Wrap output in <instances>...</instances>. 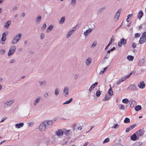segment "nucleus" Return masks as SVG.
Segmentation results:
<instances>
[{
	"label": "nucleus",
	"instance_id": "obj_47",
	"mask_svg": "<svg viewBox=\"0 0 146 146\" xmlns=\"http://www.w3.org/2000/svg\"><path fill=\"white\" fill-rule=\"evenodd\" d=\"M112 38H111V40L109 41V43L108 44V45L106 47V48H105V50H106L107 49V48H108V47L111 44V42H112Z\"/></svg>",
	"mask_w": 146,
	"mask_h": 146
},
{
	"label": "nucleus",
	"instance_id": "obj_30",
	"mask_svg": "<svg viewBox=\"0 0 146 146\" xmlns=\"http://www.w3.org/2000/svg\"><path fill=\"white\" fill-rule=\"evenodd\" d=\"M65 20V17H62L60 20L59 21V23L60 24H62L64 23Z\"/></svg>",
	"mask_w": 146,
	"mask_h": 146
},
{
	"label": "nucleus",
	"instance_id": "obj_3",
	"mask_svg": "<svg viewBox=\"0 0 146 146\" xmlns=\"http://www.w3.org/2000/svg\"><path fill=\"white\" fill-rule=\"evenodd\" d=\"M15 101L14 99H12L6 101L4 104V106L5 108L9 107Z\"/></svg>",
	"mask_w": 146,
	"mask_h": 146
},
{
	"label": "nucleus",
	"instance_id": "obj_12",
	"mask_svg": "<svg viewBox=\"0 0 146 146\" xmlns=\"http://www.w3.org/2000/svg\"><path fill=\"white\" fill-rule=\"evenodd\" d=\"M137 87L135 85H131L128 87V89L131 90H137Z\"/></svg>",
	"mask_w": 146,
	"mask_h": 146
},
{
	"label": "nucleus",
	"instance_id": "obj_44",
	"mask_svg": "<svg viewBox=\"0 0 146 146\" xmlns=\"http://www.w3.org/2000/svg\"><path fill=\"white\" fill-rule=\"evenodd\" d=\"M108 94H109L110 95H112L113 94L112 89L111 88H110L109 90Z\"/></svg>",
	"mask_w": 146,
	"mask_h": 146
},
{
	"label": "nucleus",
	"instance_id": "obj_15",
	"mask_svg": "<svg viewBox=\"0 0 146 146\" xmlns=\"http://www.w3.org/2000/svg\"><path fill=\"white\" fill-rule=\"evenodd\" d=\"M92 31V28H89L88 30L84 32V35L85 36L88 35Z\"/></svg>",
	"mask_w": 146,
	"mask_h": 146
},
{
	"label": "nucleus",
	"instance_id": "obj_19",
	"mask_svg": "<svg viewBox=\"0 0 146 146\" xmlns=\"http://www.w3.org/2000/svg\"><path fill=\"white\" fill-rule=\"evenodd\" d=\"M110 95L108 94H106L104 99L103 100V101H106L109 100L111 98V96Z\"/></svg>",
	"mask_w": 146,
	"mask_h": 146
},
{
	"label": "nucleus",
	"instance_id": "obj_27",
	"mask_svg": "<svg viewBox=\"0 0 146 146\" xmlns=\"http://www.w3.org/2000/svg\"><path fill=\"white\" fill-rule=\"evenodd\" d=\"M11 22V21H7L4 24V27H8L10 25Z\"/></svg>",
	"mask_w": 146,
	"mask_h": 146
},
{
	"label": "nucleus",
	"instance_id": "obj_52",
	"mask_svg": "<svg viewBox=\"0 0 146 146\" xmlns=\"http://www.w3.org/2000/svg\"><path fill=\"white\" fill-rule=\"evenodd\" d=\"M141 36L145 38L146 39V32H145L142 33Z\"/></svg>",
	"mask_w": 146,
	"mask_h": 146
},
{
	"label": "nucleus",
	"instance_id": "obj_43",
	"mask_svg": "<svg viewBox=\"0 0 146 146\" xmlns=\"http://www.w3.org/2000/svg\"><path fill=\"white\" fill-rule=\"evenodd\" d=\"M34 124V123L33 122H31L27 123L28 125L30 127H32L33 125Z\"/></svg>",
	"mask_w": 146,
	"mask_h": 146
},
{
	"label": "nucleus",
	"instance_id": "obj_17",
	"mask_svg": "<svg viewBox=\"0 0 146 146\" xmlns=\"http://www.w3.org/2000/svg\"><path fill=\"white\" fill-rule=\"evenodd\" d=\"M22 37V34L21 33H19L16 35L14 37V38L18 40V41H19L20 40Z\"/></svg>",
	"mask_w": 146,
	"mask_h": 146
},
{
	"label": "nucleus",
	"instance_id": "obj_54",
	"mask_svg": "<svg viewBox=\"0 0 146 146\" xmlns=\"http://www.w3.org/2000/svg\"><path fill=\"white\" fill-rule=\"evenodd\" d=\"M49 96V94L48 93H44V96L45 98H48Z\"/></svg>",
	"mask_w": 146,
	"mask_h": 146
},
{
	"label": "nucleus",
	"instance_id": "obj_6",
	"mask_svg": "<svg viewBox=\"0 0 146 146\" xmlns=\"http://www.w3.org/2000/svg\"><path fill=\"white\" fill-rule=\"evenodd\" d=\"M47 129L44 122L43 121L41 122L39 127V130L41 131H45Z\"/></svg>",
	"mask_w": 146,
	"mask_h": 146
},
{
	"label": "nucleus",
	"instance_id": "obj_50",
	"mask_svg": "<svg viewBox=\"0 0 146 146\" xmlns=\"http://www.w3.org/2000/svg\"><path fill=\"white\" fill-rule=\"evenodd\" d=\"M100 94L101 92H100V91L99 90H97L96 92V96L98 97H99V96H100Z\"/></svg>",
	"mask_w": 146,
	"mask_h": 146
},
{
	"label": "nucleus",
	"instance_id": "obj_25",
	"mask_svg": "<svg viewBox=\"0 0 146 146\" xmlns=\"http://www.w3.org/2000/svg\"><path fill=\"white\" fill-rule=\"evenodd\" d=\"M146 40L145 38L142 37H141L139 40V42L141 44H142L144 43Z\"/></svg>",
	"mask_w": 146,
	"mask_h": 146
},
{
	"label": "nucleus",
	"instance_id": "obj_33",
	"mask_svg": "<svg viewBox=\"0 0 146 146\" xmlns=\"http://www.w3.org/2000/svg\"><path fill=\"white\" fill-rule=\"evenodd\" d=\"M53 28V25H50L47 28V32L48 33L50 32L49 30H51Z\"/></svg>",
	"mask_w": 146,
	"mask_h": 146
},
{
	"label": "nucleus",
	"instance_id": "obj_36",
	"mask_svg": "<svg viewBox=\"0 0 146 146\" xmlns=\"http://www.w3.org/2000/svg\"><path fill=\"white\" fill-rule=\"evenodd\" d=\"M127 59L129 61H132L133 59V56H128L127 57Z\"/></svg>",
	"mask_w": 146,
	"mask_h": 146
},
{
	"label": "nucleus",
	"instance_id": "obj_40",
	"mask_svg": "<svg viewBox=\"0 0 146 146\" xmlns=\"http://www.w3.org/2000/svg\"><path fill=\"white\" fill-rule=\"evenodd\" d=\"M124 122L126 123H129L130 122V120L129 119L127 118H126L124 120Z\"/></svg>",
	"mask_w": 146,
	"mask_h": 146
},
{
	"label": "nucleus",
	"instance_id": "obj_63",
	"mask_svg": "<svg viewBox=\"0 0 146 146\" xmlns=\"http://www.w3.org/2000/svg\"><path fill=\"white\" fill-rule=\"evenodd\" d=\"M132 15V14H129L127 16V18L129 19L131 17Z\"/></svg>",
	"mask_w": 146,
	"mask_h": 146
},
{
	"label": "nucleus",
	"instance_id": "obj_26",
	"mask_svg": "<svg viewBox=\"0 0 146 146\" xmlns=\"http://www.w3.org/2000/svg\"><path fill=\"white\" fill-rule=\"evenodd\" d=\"M144 62V60L143 59H141L139 61L138 63V65L139 66H140L142 65Z\"/></svg>",
	"mask_w": 146,
	"mask_h": 146
},
{
	"label": "nucleus",
	"instance_id": "obj_22",
	"mask_svg": "<svg viewBox=\"0 0 146 146\" xmlns=\"http://www.w3.org/2000/svg\"><path fill=\"white\" fill-rule=\"evenodd\" d=\"M143 15V13L141 11H140L137 15V18L140 20Z\"/></svg>",
	"mask_w": 146,
	"mask_h": 146
},
{
	"label": "nucleus",
	"instance_id": "obj_14",
	"mask_svg": "<svg viewBox=\"0 0 146 146\" xmlns=\"http://www.w3.org/2000/svg\"><path fill=\"white\" fill-rule=\"evenodd\" d=\"M41 99V97H38L36 98L33 102V104L35 106H36L38 104V103L40 101Z\"/></svg>",
	"mask_w": 146,
	"mask_h": 146
},
{
	"label": "nucleus",
	"instance_id": "obj_32",
	"mask_svg": "<svg viewBox=\"0 0 146 146\" xmlns=\"http://www.w3.org/2000/svg\"><path fill=\"white\" fill-rule=\"evenodd\" d=\"M124 80L122 77L121 79L117 80L116 82V84L117 85L119 84Z\"/></svg>",
	"mask_w": 146,
	"mask_h": 146
},
{
	"label": "nucleus",
	"instance_id": "obj_9",
	"mask_svg": "<svg viewBox=\"0 0 146 146\" xmlns=\"http://www.w3.org/2000/svg\"><path fill=\"white\" fill-rule=\"evenodd\" d=\"M76 28H74L70 30L69 31L67 34L66 35V37L67 38H68L73 33L74 31L76 30Z\"/></svg>",
	"mask_w": 146,
	"mask_h": 146
},
{
	"label": "nucleus",
	"instance_id": "obj_21",
	"mask_svg": "<svg viewBox=\"0 0 146 146\" xmlns=\"http://www.w3.org/2000/svg\"><path fill=\"white\" fill-rule=\"evenodd\" d=\"M131 140L135 141L137 139V136L134 133L131 137Z\"/></svg>",
	"mask_w": 146,
	"mask_h": 146
},
{
	"label": "nucleus",
	"instance_id": "obj_48",
	"mask_svg": "<svg viewBox=\"0 0 146 146\" xmlns=\"http://www.w3.org/2000/svg\"><path fill=\"white\" fill-rule=\"evenodd\" d=\"M44 37V34L43 33H41L40 34V39L41 40H42Z\"/></svg>",
	"mask_w": 146,
	"mask_h": 146
},
{
	"label": "nucleus",
	"instance_id": "obj_57",
	"mask_svg": "<svg viewBox=\"0 0 146 146\" xmlns=\"http://www.w3.org/2000/svg\"><path fill=\"white\" fill-rule=\"evenodd\" d=\"M140 36V34L139 33H136L135 34V37L136 38L139 37Z\"/></svg>",
	"mask_w": 146,
	"mask_h": 146
},
{
	"label": "nucleus",
	"instance_id": "obj_49",
	"mask_svg": "<svg viewBox=\"0 0 146 146\" xmlns=\"http://www.w3.org/2000/svg\"><path fill=\"white\" fill-rule=\"evenodd\" d=\"M97 44V42L96 41H94L93 44H92L91 47L92 48H94L95 47Z\"/></svg>",
	"mask_w": 146,
	"mask_h": 146
},
{
	"label": "nucleus",
	"instance_id": "obj_60",
	"mask_svg": "<svg viewBox=\"0 0 146 146\" xmlns=\"http://www.w3.org/2000/svg\"><path fill=\"white\" fill-rule=\"evenodd\" d=\"M6 119H7V117H3L1 119V121H0V123L1 122H3Z\"/></svg>",
	"mask_w": 146,
	"mask_h": 146
},
{
	"label": "nucleus",
	"instance_id": "obj_51",
	"mask_svg": "<svg viewBox=\"0 0 146 146\" xmlns=\"http://www.w3.org/2000/svg\"><path fill=\"white\" fill-rule=\"evenodd\" d=\"M110 141V139L109 138H107L106 139L104 140L103 141L104 143H106L107 142H108Z\"/></svg>",
	"mask_w": 146,
	"mask_h": 146
},
{
	"label": "nucleus",
	"instance_id": "obj_46",
	"mask_svg": "<svg viewBox=\"0 0 146 146\" xmlns=\"http://www.w3.org/2000/svg\"><path fill=\"white\" fill-rule=\"evenodd\" d=\"M119 108L120 109L124 110V106L122 104H119Z\"/></svg>",
	"mask_w": 146,
	"mask_h": 146
},
{
	"label": "nucleus",
	"instance_id": "obj_55",
	"mask_svg": "<svg viewBox=\"0 0 146 146\" xmlns=\"http://www.w3.org/2000/svg\"><path fill=\"white\" fill-rule=\"evenodd\" d=\"M15 62V59H12L11 60L9 61V63L10 64H12L14 63Z\"/></svg>",
	"mask_w": 146,
	"mask_h": 146
},
{
	"label": "nucleus",
	"instance_id": "obj_61",
	"mask_svg": "<svg viewBox=\"0 0 146 146\" xmlns=\"http://www.w3.org/2000/svg\"><path fill=\"white\" fill-rule=\"evenodd\" d=\"M110 56V54H107L104 57L105 59H107Z\"/></svg>",
	"mask_w": 146,
	"mask_h": 146
},
{
	"label": "nucleus",
	"instance_id": "obj_20",
	"mask_svg": "<svg viewBox=\"0 0 146 146\" xmlns=\"http://www.w3.org/2000/svg\"><path fill=\"white\" fill-rule=\"evenodd\" d=\"M98 84V83L97 82H96L94 84H93L89 89V91L90 92L92 90L95 88V86H97Z\"/></svg>",
	"mask_w": 146,
	"mask_h": 146
},
{
	"label": "nucleus",
	"instance_id": "obj_34",
	"mask_svg": "<svg viewBox=\"0 0 146 146\" xmlns=\"http://www.w3.org/2000/svg\"><path fill=\"white\" fill-rule=\"evenodd\" d=\"M132 74V73L131 72L128 75L125 76L124 77H123V78L124 80H126V79L129 78L130 77Z\"/></svg>",
	"mask_w": 146,
	"mask_h": 146
},
{
	"label": "nucleus",
	"instance_id": "obj_29",
	"mask_svg": "<svg viewBox=\"0 0 146 146\" xmlns=\"http://www.w3.org/2000/svg\"><path fill=\"white\" fill-rule=\"evenodd\" d=\"M60 89L58 88H56L54 91V94L55 96L58 95Z\"/></svg>",
	"mask_w": 146,
	"mask_h": 146
},
{
	"label": "nucleus",
	"instance_id": "obj_5",
	"mask_svg": "<svg viewBox=\"0 0 146 146\" xmlns=\"http://www.w3.org/2000/svg\"><path fill=\"white\" fill-rule=\"evenodd\" d=\"M8 34V32L7 31H5L3 33L1 40V43L2 44H4L5 42V41L6 39V36Z\"/></svg>",
	"mask_w": 146,
	"mask_h": 146
},
{
	"label": "nucleus",
	"instance_id": "obj_11",
	"mask_svg": "<svg viewBox=\"0 0 146 146\" xmlns=\"http://www.w3.org/2000/svg\"><path fill=\"white\" fill-rule=\"evenodd\" d=\"M64 94L66 96H67L68 95L69 89L68 87L65 86L64 87L63 90Z\"/></svg>",
	"mask_w": 146,
	"mask_h": 146
},
{
	"label": "nucleus",
	"instance_id": "obj_16",
	"mask_svg": "<svg viewBox=\"0 0 146 146\" xmlns=\"http://www.w3.org/2000/svg\"><path fill=\"white\" fill-rule=\"evenodd\" d=\"M24 125L23 123L21 122L19 123H17L15 125V127L16 128L19 129L22 127Z\"/></svg>",
	"mask_w": 146,
	"mask_h": 146
},
{
	"label": "nucleus",
	"instance_id": "obj_18",
	"mask_svg": "<svg viewBox=\"0 0 146 146\" xmlns=\"http://www.w3.org/2000/svg\"><path fill=\"white\" fill-rule=\"evenodd\" d=\"M42 17L40 15H38L35 19V22L36 23H39L41 21Z\"/></svg>",
	"mask_w": 146,
	"mask_h": 146
},
{
	"label": "nucleus",
	"instance_id": "obj_35",
	"mask_svg": "<svg viewBox=\"0 0 146 146\" xmlns=\"http://www.w3.org/2000/svg\"><path fill=\"white\" fill-rule=\"evenodd\" d=\"M18 42V40H17L16 38H14L12 40L11 43L12 44H14L17 43Z\"/></svg>",
	"mask_w": 146,
	"mask_h": 146
},
{
	"label": "nucleus",
	"instance_id": "obj_41",
	"mask_svg": "<svg viewBox=\"0 0 146 146\" xmlns=\"http://www.w3.org/2000/svg\"><path fill=\"white\" fill-rule=\"evenodd\" d=\"M122 102L126 104H127L129 102V100L127 98L123 99L122 100Z\"/></svg>",
	"mask_w": 146,
	"mask_h": 146
},
{
	"label": "nucleus",
	"instance_id": "obj_31",
	"mask_svg": "<svg viewBox=\"0 0 146 146\" xmlns=\"http://www.w3.org/2000/svg\"><path fill=\"white\" fill-rule=\"evenodd\" d=\"M72 100H73L72 98H70L67 101L65 102L63 104L65 105V104H70L72 102Z\"/></svg>",
	"mask_w": 146,
	"mask_h": 146
},
{
	"label": "nucleus",
	"instance_id": "obj_53",
	"mask_svg": "<svg viewBox=\"0 0 146 146\" xmlns=\"http://www.w3.org/2000/svg\"><path fill=\"white\" fill-rule=\"evenodd\" d=\"M5 50L3 49L0 50V54H3L5 53Z\"/></svg>",
	"mask_w": 146,
	"mask_h": 146
},
{
	"label": "nucleus",
	"instance_id": "obj_7",
	"mask_svg": "<svg viewBox=\"0 0 146 146\" xmlns=\"http://www.w3.org/2000/svg\"><path fill=\"white\" fill-rule=\"evenodd\" d=\"M121 10V9H119L116 13L114 18V21H117L118 19L119 16L120 15V13Z\"/></svg>",
	"mask_w": 146,
	"mask_h": 146
},
{
	"label": "nucleus",
	"instance_id": "obj_37",
	"mask_svg": "<svg viewBox=\"0 0 146 146\" xmlns=\"http://www.w3.org/2000/svg\"><path fill=\"white\" fill-rule=\"evenodd\" d=\"M141 109V107L139 105H138L136 106L135 108V110L136 111H138L140 110Z\"/></svg>",
	"mask_w": 146,
	"mask_h": 146
},
{
	"label": "nucleus",
	"instance_id": "obj_42",
	"mask_svg": "<svg viewBox=\"0 0 146 146\" xmlns=\"http://www.w3.org/2000/svg\"><path fill=\"white\" fill-rule=\"evenodd\" d=\"M119 125L117 124H114L113 126L112 127V128L113 129H116L119 127Z\"/></svg>",
	"mask_w": 146,
	"mask_h": 146
},
{
	"label": "nucleus",
	"instance_id": "obj_1",
	"mask_svg": "<svg viewBox=\"0 0 146 146\" xmlns=\"http://www.w3.org/2000/svg\"><path fill=\"white\" fill-rule=\"evenodd\" d=\"M54 121L55 120H54V121H53V120H46L43 121V122L45 124L46 127L47 129L51 127Z\"/></svg>",
	"mask_w": 146,
	"mask_h": 146
},
{
	"label": "nucleus",
	"instance_id": "obj_23",
	"mask_svg": "<svg viewBox=\"0 0 146 146\" xmlns=\"http://www.w3.org/2000/svg\"><path fill=\"white\" fill-rule=\"evenodd\" d=\"M92 62V59L90 58H88L86 60V63L87 66H89Z\"/></svg>",
	"mask_w": 146,
	"mask_h": 146
},
{
	"label": "nucleus",
	"instance_id": "obj_62",
	"mask_svg": "<svg viewBox=\"0 0 146 146\" xmlns=\"http://www.w3.org/2000/svg\"><path fill=\"white\" fill-rule=\"evenodd\" d=\"M136 44L134 43H133L132 44V47L133 48H135L136 47Z\"/></svg>",
	"mask_w": 146,
	"mask_h": 146
},
{
	"label": "nucleus",
	"instance_id": "obj_38",
	"mask_svg": "<svg viewBox=\"0 0 146 146\" xmlns=\"http://www.w3.org/2000/svg\"><path fill=\"white\" fill-rule=\"evenodd\" d=\"M70 3L72 6H75L76 5V0H72Z\"/></svg>",
	"mask_w": 146,
	"mask_h": 146
},
{
	"label": "nucleus",
	"instance_id": "obj_56",
	"mask_svg": "<svg viewBox=\"0 0 146 146\" xmlns=\"http://www.w3.org/2000/svg\"><path fill=\"white\" fill-rule=\"evenodd\" d=\"M135 126V125H131L130 126L129 128L130 129V130H131V129H133L134 127Z\"/></svg>",
	"mask_w": 146,
	"mask_h": 146
},
{
	"label": "nucleus",
	"instance_id": "obj_8",
	"mask_svg": "<svg viewBox=\"0 0 146 146\" xmlns=\"http://www.w3.org/2000/svg\"><path fill=\"white\" fill-rule=\"evenodd\" d=\"M126 43V40L124 38H122L120 42H118V46L119 47H121L122 46V44L124 45Z\"/></svg>",
	"mask_w": 146,
	"mask_h": 146
},
{
	"label": "nucleus",
	"instance_id": "obj_64",
	"mask_svg": "<svg viewBox=\"0 0 146 146\" xmlns=\"http://www.w3.org/2000/svg\"><path fill=\"white\" fill-rule=\"evenodd\" d=\"M25 16V14L24 13H22L21 15V17H24Z\"/></svg>",
	"mask_w": 146,
	"mask_h": 146
},
{
	"label": "nucleus",
	"instance_id": "obj_28",
	"mask_svg": "<svg viewBox=\"0 0 146 146\" xmlns=\"http://www.w3.org/2000/svg\"><path fill=\"white\" fill-rule=\"evenodd\" d=\"M106 9V7H103L100 9L98 11V13H100L102 12H103L105 11Z\"/></svg>",
	"mask_w": 146,
	"mask_h": 146
},
{
	"label": "nucleus",
	"instance_id": "obj_13",
	"mask_svg": "<svg viewBox=\"0 0 146 146\" xmlns=\"http://www.w3.org/2000/svg\"><path fill=\"white\" fill-rule=\"evenodd\" d=\"M56 134L58 136H60L63 135V130L60 129L56 132Z\"/></svg>",
	"mask_w": 146,
	"mask_h": 146
},
{
	"label": "nucleus",
	"instance_id": "obj_39",
	"mask_svg": "<svg viewBox=\"0 0 146 146\" xmlns=\"http://www.w3.org/2000/svg\"><path fill=\"white\" fill-rule=\"evenodd\" d=\"M46 84V82L45 81H43L42 82H40V85L41 86H45Z\"/></svg>",
	"mask_w": 146,
	"mask_h": 146
},
{
	"label": "nucleus",
	"instance_id": "obj_24",
	"mask_svg": "<svg viewBox=\"0 0 146 146\" xmlns=\"http://www.w3.org/2000/svg\"><path fill=\"white\" fill-rule=\"evenodd\" d=\"M70 131V130H66V129H64L63 130V135H65V136L67 135L69 132Z\"/></svg>",
	"mask_w": 146,
	"mask_h": 146
},
{
	"label": "nucleus",
	"instance_id": "obj_58",
	"mask_svg": "<svg viewBox=\"0 0 146 146\" xmlns=\"http://www.w3.org/2000/svg\"><path fill=\"white\" fill-rule=\"evenodd\" d=\"M136 102L135 101L133 100L131 102V104L133 105V106L134 105H135L136 104Z\"/></svg>",
	"mask_w": 146,
	"mask_h": 146
},
{
	"label": "nucleus",
	"instance_id": "obj_10",
	"mask_svg": "<svg viewBox=\"0 0 146 146\" xmlns=\"http://www.w3.org/2000/svg\"><path fill=\"white\" fill-rule=\"evenodd\" d=\"M145 86V85L143 81L140 82L138 84V86L141 89L144 88Z\"/></svg>",
	"mask_w": 146,
	"mask_h": 146
},
{
	"label": "nucleus",
	"instance_id": "obj_4",
	"mask_svg": "<svg viewBox=\"0 0 146 146\" xmlns=\"http://www.w3.org/2000/svg\"><path fill=\"white\" fill-rule=\"evenodd\" d=\"M144 133V131L143 130L140 129L136 132L135 133L137 136V139H139L143 135Z\"/></svg>",
	"mask_w": 146,
	"mask_h": 146
},
{
	"label": "nucleus",
	"instance_id": "obj_59",
	"mask_svg": "<svg viewBox=\"0 0 146 146\" xmlns=\"http://www.w3.org/2000/svg\"><path fill=\"white\" fill-rule=\"evenodd\" d=\"M76 124H74L73 127V131H74L76 128Z\"/></svg>",
	"mask_w": 146,
	"mask_h": 146
},
{
	"label": "nucleus",
	"instance_id": "obj_45",
	"mask_svg": "<svg viewBox=\"0 0 146 146\" xmlns=\"http://www.w3.org/2000/svg\"><path fill=\"white\" fill-rule=\"evenodd\" d=\"M46 23L44 24L43 26L41 27V30H42V31H44L46 28Z\"/></svg>",
	"mask_w": 146,
	"mask_h": 146
},
{
	"label": "nucleus",
	"instance_id": "obj_2",
	"mask_svg": "<svg viewBox=\"0 0 146 146\" xmlns=\"http://www.w3.org/2000/svg\"><path fill=\"white\" fill-rule=\"evenodd\" d=\"M16 50V47L15 46H11L10 47L8 53V55L10 56L13 55L15 52Z\"/></svg>",
	"mask_w": 146,
	"mask_h": 146
}]
</instances>
